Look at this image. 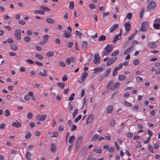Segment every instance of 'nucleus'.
<instances>
[{"mask_svg": "<svg viewBox=\"0 0 160 160\" xmlns=\"http://www.w3.org/2000/svg\"><path fill=\"white\" fill-rule=\"evenodd\" d=\"M113 47L112 44H108L104 48V50L103 51L102 55L103 56H107L108 55V53L111 52L114 46Z\"/></svg>", "mask_w": 160, "mask_h": 160, "instance_id": "nucleus-1", "label": "nucleus"}, {"mask_svg": "<svg viewBox=\"0 0 160 160\" xmlns=\"http://www.w3.org/2000/svg\"><path fill=\"white\" fill-rule=\"evenodd\" d=\"M148 4L147 6V9L148 11H149L151 10H154L156 7V3L154 1L146 2Z\"/></svg>", "mask_w": 160, "mask_h": 160, "instance_id": "nucleus-2", "label": "nucleus"}, {"mask_svg": "<svg viewBox=\"0 0 160 160\" xmlns=\"http://www.w3.org/2000/svg\"><path fill=\"white\" fill-rule=\"evenodd\" d=\"M112 81H111L109 83L107 86V88L108 89L110 88L111 90H114L120 85V83L118 82H115L113 86L112 85Z\"/></svg>", "mask_w": 160, "mask_h": 160, "instance_id": "nucleus-3", "label": "nucleus"}, {"mask_svg": "<svg viewBox=\"0 0 160 160\" xmlns=\"http://www.w3.org/2000/svg\"><path fill=\"white\" fill-rule=\"evenodd\" d=\"M83 137L82 136H79L78 138L77 139L76 142H75V151L77 152L78 148L79 147V146L80 145L81 142L82 140Z\"/></svg>", "mask_w": 160, "mask_h": 160, "instance_id": "nucleus-4", "label": "nucleus"}, {"mask_svg": "<svg viewBox=\"0 0 160 160\" xmlns=\"http://www.w3.org/2000/svg\"><path fill=\"white\" fill-rule=\"evenodd\" d=\"M148 22H144L142 23L140 30L142 32L145 31L148 28Z\"/></svg>", "mask_w": 160, "mask_h": 160, "instance_id": "nucleus-5", "label": "nucleus"}, {"mask_svg": "<svg viewBox=\"0 0 160 160\" xmlns=\"http://www.w3.org/2000/svg\"><path fill=\"white\" fill-rule=\"evenodd\" d=\"M100 62V57L98 54L96 53L94 55L93 62L95 64H98Z\"/></svg>", "mask_w": 160, "mask_h": 160, "instance_id": "nucleus-6", "label": "nucleus"}, {"mask_svg": "<svg viewBox=\"0 0 160 160\" xmlns=\"http://www.w3.org/2000/svg\"><path fill=\"white\" fill-rule=\"evenodd\" d=\"M14 36L18 40L21 39V30L19 29L15 30L14 33Z\"/></svg>", "mask_w": 160, "mask_h": 160, "instance_id": "nucleus-7", "label": "nucleus"}, {"mask_svg": "<svg viewBox=\"0 0 160 160\" xmlns=\"http://www.w3.org/2000/svg\"><path fill=\"white\" fill-rule=\"evenodd\" d=\"M88 75V73L87 72H85L82 73V79L78 80V82L79 83H82L84 82L85 79L87 77Z\"/></svg>", "mask_w": 160, "mask_h": 160, "instance_id": "nucleus-8", "label": "nucleus"}, {"mask_svg": "<svg viewBox=\"0 0 160 160\" xmlns=\"http://www.w3.org/2000/svg\"><path fill=\"white\" fill-rule=\"evenodd\" d=\"M47 117V116L45 114L38 115L36 117V119L40 121H43L46 119Z\"/></svg>", "mask_w": 160, "mask_h": 160, "instance_id": "nucleus-9", "label": "nucleus"}, {"mask_svg": "<svg viewBox=\"0 0 160 160\" xmlns=\"http://www.w3.org/2000/svg\"><path fill=\"white\" fill-rule=\"evenodd\" d=\"M117 59V57H116L110 58L109 61L107 62V66H110Z\"/></svg>", "mask_w": 160, "mask_h": 160, "instance_id": "nucleus-10", "label": "nucleus"}, {"mask_svg": "<svg viewBox=\"0 0 160 160\" xmlns=\"http://www.w3.org/2000/svg\"><path fill=\"white\" fill-rule=\"evenodd\" d=\"M119 24L118 23L114 24L109 28V32H112L116 29L118 27Z\"/></svg>", "mask_w": 160, "mask_h": 160, "instance_id": "nucleus-11", "label": "nucleus"}, {"mask_svg": "<svg viewBox=\"0 0 160 160\" xmlns=\"http://www.w3.org/2000/svg\"><path fill=\"white\" fill-rule=\"evenodd\" d=\"M131 25L129 23V22H126L125 24V28L126 31L128 32V33L130 30L131 29Z\"/></svg>", "mask_w": 160, "mask_h": 160, "instance_id": "nucleus-12", "label": "nucleus"}, {"mask_svg": "<svg viewBox=\"0 0 160 160\" xmlns=\"http://www.w3.org/2000/svg\"><path fill=\"white\" fill-rule=\"evenodd\" d=\"M12 126L15 127L16 128H18L21 127L22 124L21 122L16 120L12 123Z\"/></svg>", "mask_w": 160, "mask_h": 160, "instance_id": "nucleus-13", "label": "nucleus"}, {"mask_svg": "<svg viewBox=\"0 0 160 160\" xmlns=\"http://www.w3.org/2000/svg\"><path fill=\"white\" fill-rule=\"evenodd\" d=\"M113 109V107L112 105H109L107 108V113H111L112 112Z\"/></svg>", "mask_w": 160, "mask_h": 160, "instance_id": "nucleus-14", "label": "nucleus"}, {"mask_svg": "<svg viewBox=\"0 0 160 160\" xmlns=\"http://www.w3.org/2000/svg\"><path fill=\"white\" fill-rule=\"evenodd\" d=\"M148 46L152 48H155L157 47V44L155 42H150L148 44Z\"/></svg>", "mask_w": 160, "mask_h": 160, "instance_id": "nucleus-15", "label": "nucleus"}, {"mask_svg": "<svg viewBox=\"0 0 160 160\" xmlns=\"http://www.w3.org/2000/svg\"><path fill=\"white\" fill-rule=\"evenodd\" d=\"M93 118V116L92 114L89 115L88 117L87 121V123L88 124L91 122Z\"/></svg>", "mask_w": 160, "mask_h": 160, "instance_id": "nucleus-16", "label": "nucleus"}, {"mask_svg": "<svg viewBox=\"0 0 160 160\" xmlns=\"http://www.w3.org/2000/svg\"><path fill=\"white\" fill-rule=\"evenodd\" d=\"M134 47L133 46H131L129 47L128 49H126L124 52V54L126 55L128 53H130L133 49Z\"/></svg>", "mask_w": 160, "mask_h": 160, "instance_id": "nucleus-17", "label": "nucleus"}, {"mask_svg": "<svg viewBox=\"0 0 160 160\" xmlns=\"http://www.w3.org/2000/svg\"><path fill=\"white\" fill-rule=\"evenodd\" d=\"M88 46V44L86 41H83L82 42L81 47L82 49H86L87 48Z\"/></svg>", "mask_w": 160, "mask_h": 160, "instance_id": "nucleus-18", "label": "nucleus"}, {"mask_svg": "<svg viewBox=\"0 0 160 160\" xmlns=\"http://www.w3.org/2000/svg\"><path fill=\"white\" fill-rule=\"evenodd\" d=\"M63 36L66 38H69L71 36V34L70 32L68 31L65 32L63 35Z\"/></svg>", "mask_w": 160, "mask_h": 160, "instance_id": "nucleus-19", "label": "nucleus"}, {"mask_svg": "<svg viewBox=\"0 0 160 160\" xmlns=\"http://www.w3.org/2000/svg\"><path fill=\"white\" fill-rule=\"evenodd\" d=\"M75 139V137L74 135L70 136L69 139V142L70 143L73 144Z\"/></svg>", "mask_w": 160, "mask_h": 160, "instance_id": "nucleus-20", "label": "nucleus"}, {"mask_svg": "<svg viewBox=\"0 0 160 160\" xmlns=\"http://www.w3.org/2000/svg\"><path fill=\"white\" fill-rule=\"evenodd\" d=\"M43 72H42L41 71H40L38 72V74L40 76L43 77V76H47V74L46 73V71L44 70H43Z\"/></svg>", "mask_w": 160, "mask_h": 160, "instance_id": "nucleus-21", "label": "nucleus"}, {"mask_svg": "<svg viewBox=\"0 0 160 160\" xmlns=\"http://www.w3.org/2000/svg\"><path fill=\"white\" fill-rule=\"evenodd\" d=\"M99 137V135L98 134H95L92 138L91 142H93L95 141Z\"/></svg>", "mask_w": 160, "mask_h": 160, "instance_id": "nucleus-22", "label": "nucleus"}, {"mask_svg": "<svg viewBox=\"0 0 160 160\" xmlns=\"http://www.w3.org/2000/svg\"><path fill=\"white\" fill-rule=\"evenodd\" d=\"M46 22L50 24H53L54 23V20L51 18H48L46 19Z\"/></svg>", "mask_w": 160, "mask_h": 160, "instance_id": "nucleus-23", "label": "nucleus"}, {"mask_svg": "<svg viewBox=\"0 0 160 160\" xmlns=\"http://www.w3.org/2000/svg\"><path fill=\"white\" fill-rule=\"evenodd\" d=\"M51 150L52 152H55L56 151V147L54 143H52L51 144Z\"/></svg>", "mask_w": 160, "mask_h": 160, "instance_id": "nucleus-24", "label": "nucleus"}, {"mask_svg": "<svg viewBox=\"0 0 160 160\" xmlns=\"http://www.w3.org/2000/svg\"><path fill=\"white\" fill-rule=\"evenodd\" d=\"M153 28L156 29H160V23L157 22L154 23L153 24Z\"/></svg>", "mask_w": 160, "mask_h": 160, "instance_id": "nucleus-25", "label": "nucleus"}, {"mask_svg": "<svg viewBox=\"0 0 160 160\" xmlns=\"http://www.w3.org/2000/svg\"><path fill=\"white\" fill-rule=\"evenodd\" d=\"M32 154V153L28 152L26 153V157L28 159L30 160L31 159V156Z\"/></svg>", "mask_w": 160, "mask_h": 160, "instance_id": "nucleus-26", "label": "nucleus"}, {"mask_svg": "<svg viewBox=\"0 0 160 160\" xmlns=\"http://www.w3.org/2000/svg\"><path fill=\"white\" fill-rule=\"evenodd\" d=\"M111 70V68H109L107 69L104 72V76L105 77L108 76L110 73Z\"/></svg>", "mask_w": 160, "mask_h": 160, "instance_id": "nucleus-27", "label": "nucleus"}, {"mask_svg": "<svg viewBox=\"0 0 160 160\" xmlns=\"http://www.w3.org/2000/svg\"><path fill=\"white\" fill-rule=\"evenodd\" d=\"M103 70V69L102 67H98L96 68H95L94 71L95 73H96L97 72H101Z\"/></svg>", "mask_w": 160, "mask_h": 160, "instance_id": "nucleus-28", "label": "nucleus"}, {"mask_svg": "<svg viewBox=\"0 0 160 160\" xmlns=\"http://www.w3.org/2000/svg\"><path fill=\"white\" fill-rule=\"evenodd\" d=\"M54 52L52 51L47 52L46 54L47 56L49 58L51 57L54 55Z\"/></svg>", "mask_w": 160, "mask_h": 160, "instance_id": "nucleus-29", "label": "nucleus"}, {"mask_svg": "<svg viewBox=\"0 0 160 160\" xmlns=\"http://www.w3.org/2000/svg\"><path fill=\"white\" fill-rule=\"evenodd\" d=\"M74 106V105L73 104L71 103V102H69L68 103V108L70 111H72L73 109Z\"/></svg>", "mask_w": 160, "mask_h": 160, "instance_id": "nucleus-30", "label": "nucleus"}, {"mask_svg": "<svg viewBox=\"0 0 160 160\" xmlns=\"http://www.w3.org/2000/svg\"><path fill=\"white\" fill-rule=\"evenodd\" d=\"M57 85L61 89L63 88L65 86V83L60 82H58L57 83Z\"/></svg>", "mask_w": 160, "mask_h": 160, "instance_id": "nucleus-31", "label": "nucleus"}, {"mask_svg": "<svg viewBox=\"0 0 160 160\" xmlns=\"http://www.w3.org/2000/svg\"><path fill=\"white\" fill-rule=\"evenodd\" d=\"M106 39V37L103 35H101L98 38V40L100 41H103Z\"/></svg>", "mask_w": 160, "mask_h": 160, "instance_id": "nucleus-32", "label": "nucleus"}, {"mask_svg": "<svg viewBox=\"0 0 160 160\" xmlns=\"http://www.w3.org/2000/svg\"><path fill=\"white\" fill-rule=\"evenodd\" d=\"M34 13H39L43 15L44 13V12L42 10H36L34 11Z\"/></svg>", "mask_w": 160, "mask_h": 160, "instance_id": "nucleus-33", "label": "nucleus"}, {"mask_svg": "<svg viewBox=\"0 0 160 160\" xmlns=\"http://www.w3.org/2000/svg\"><path fill=\"white\" fill-rule=\"evenodd\" d=\"M119 39L118 37V35H115V37L114 38V39L112 41V42L114 43H116L117 42Z\"/></svg>", "mask_w": 160, "mask_h": 160, "instance_id": "nucleus-34", "label": "nucleus"}, {"mask_svg": "<svg viewBox=\"0 0 160 160\" xmlns=\"http://www.w3.org/2000/svg\"><path fill=\"white\" fill-rule=\"evenodd\" d=\"M118 70V67H116L113 71V77H114L117 74V71Z\"/></svg>", "mask_w": 160, "mask_h": 160, "instance_id": "nucleus-35", "label": "nucleus"}, {"mask_svg": "<svg viewBox=\"0 0 160 160\" xmlns=\"http://www.w3.org/2000/svg\"><path fill=\"white\" fill-rule=\"evenodd\" d=\"M126 77L125 75H120L118 76V79L120 81H123L125 79Z\"/></svg>", "mask_w": 160, "mask_h": 160, "instance_id": "nucleus-36", "label": "nucleus"}, {"mask_svg": "<svg viewBox=\"0 0 160 160\" xmlns=\"http://www.w3.org/2000/svg\"><path fill=\"white\" fill-rule=\"evenodd\" d=\"M144 8H142V10L139 14V18H143V15L144 13Z\"/></svg>", "mask_w": 160, "mask_h": 160, "instance_id": "nucleus-37", "label": "nucleus"}, {"mask_svg": "<svg viewBox=\"0 0 160 160\" xmlns=\"http://www.w3.org/2000/svg\"><path fill=\"white\" fill-rule=\"evenodd\" d=\"M35 57L38 58L41 60L44 58L43 57L41 54H37L35 55Z\"/></svg>", "mask_w": 160, "mask_h": 160, "instance_id": "nucleus-38", "label": "nucleus"}, {"mask_svg": "<svg viewBox=\"0 0 160 160\" xmlns=\"http://www.w3.org/2000/svg\"><path fill=\"white\" fill-rule=\"evenodd\" d=\"M76 35L78 36L79 38H80L82 35V33L81 32H80L78 30L76 31Z\"/></svg>", "mask_w": 160, "mask_h": 160, "instance_id": "nucleus-39", "label": "nucleus"}, {"mask_svg": "<svg viewBox=\"0 0 160 160\" xmlns=\"http://www.w3.org/2000/svg\"><path fill=\"white\" fill-rule=\"evenodd\" d=\"M26 134L27 135L25 136L26 139H28L30 138L31 135L30 132L29 131H28L26 133Z\"/></svg>", "mask_w": 160, "mask_h": 160, "instance_id": "nucleus-40", "label": "nucleus"}, {"mask_svg": "<svg viewBox=\"0 0 160 160\" xmlns=\"http://www.w3.org/2000/svg\"><path fill=\"white\" fill-rule=\"evenodd\" d=\"M136 80L139 83L142 81L143 78L141 77L138 76L136 77Z\"/></svg>", "mask_w": 160, "mask_h": 160, "instance_id": "nucleus-41", "label": "nucleus"}, {"mask_svg": "<svg viewBox=\"0 0 160 160\" xmlns=\"http://www.w3.org/2000/svg\"><path fill=\"white\" fill-rule=\"evenodd\" d=\"M10 113L9 110L8 109H6L5 111V116L6 117H8L10 116Z\"/></svg>", "mask_w": 160, "mask_h": 160, "instance_id": "nucleus-42", "label": "nucleus"}, {"mask_svg": "<svg viewBox=\"0 0 160 160\" xmlns=\"http://www.w3.org/2000/svg\"><path fill=\"white\" fill-rule=\"evenodd\" d=\"M74 2L73 1H71L70 2L69 5V8L71 9H72L74 8Z\"/></svg>", "mask_w": 160, "mask_h": 160, "instance_id": "nucleus-43", "label": "nucleus"}, {"mask_svg": "<svg viewBox=\"0 0 160 160\" xmlns=\"http://www.w3.org/2000/svg\"><path fill=\"white\" fill-rule=\"evenodd\" d=\"M82 117V116L81 115H78L77 118L75 119L74 121V122H78V121L81 119Z\"/></svg>", "mask_w": 160, "mask_h": 160, "instance_id": "nucleus-44", "label": "nucleus"}, {"mask_svg": "<svg viewBox=\"0 0 160 160\" xmlns=\"http://www.w3.org/2000/svg\"><path fill=\"white\" fill-rule=\"evenodd\" d=\"M11 47L12 49L14 51H16L18 49V47L17 46L14 45H11Z\"/></svg>", "mask_w": 160, "mask_h": 160, "instance_id": "nucleus-45", "label": "nucleus"}, {"mask_svg": "<svg viewBox=\"0 0 160 160\" xmlns=\"http://www.w3.org/2000/svg\"><path fill=\"white\" fill-rule=\"evenodd\" d=\"M75 96V94L74 93H72L71 94V95L70 96V97H69L68 99L70 101H72L74 98V97Z\"/></svg>", "mask_w": 160, "mask_h": 160, "instance_id": "nucleus-46", "label": "nucleus"}, {"mask_svg": "<svg viewBox=\"0 0 160 160\" xmlns=\"http://www.w3.org/2000/svg\"><path fill=\"white\" fill-rule=\"evenodd\" d=\"M116 123V121H115V119H113L112 121H111L110 123V125L111 126H114L115 124Z\"/></svg>", "mask_w": 160, "mask_h": 160, "instance_id": "nucleus-47", "label": "nucleus"}, {"mask_svg": "<svg viewBox=\"0 0 160 160\" xmlns=\"http://www.w3.org/2000/svg\"><path fill=\"white\" fill-rule=\"evenodd\" d=\"M24 40L27 42H28L30 41V38L28 36H26L24 38Z\"/></svg>", "mask_w": 160, "mask_h": 160, "instance_id": "nucleus-48", "label": "nucleus"}, {"mask_svg": "<svg viewBox=\"0 0 160 160\" xmlns=\"http://www.w3.org/2000/svg\"><path fill=\"white\" fill-rule=\"evenodd\" d=\"M105 137L108 140H110L111 139V136L110 134L108 133L105 135Z\"/></svg>", "mask_w": 160, "mask_h": 160, "instance_id": "nucleus-49", "label": "nucleus"}, {"mask_svg": "<svg viewBox=\"0 0 160 160\" xmlns=\"http://www.w3.org/2000/svg\"><path fill=\"white\" fill-rule=\"evenodd\" d=\"M33 114L31 112H29L28 113L27 117L29 119H30L32 118Z\"/></svg>", "mask_w": 160, "mask_h": 160, "instance_id": "nucleus-50", "label": "nucleus"}, {"mask_svg": "<svg viewBox=\"0 0 160 160\" xmlns=\"http://www.w3.org/2000/svg\"><path fill=\"white\" fill-rule=\"evenodd\" d=\"M119 52V51L117 50L112 54L111 56H115L118 54Z\"/></svg>", "mask_w": 160, "mask_h": 160, "instance_id": "nucleus-51", "label": "nucleus"}, {"mask_svg": "<svg viewBox=\"0 0 160 160\" xmlns=\"http://www.w3.org/2000/svg\"><path fill=\"white\" fill-rule=\"evenodd\" d=\"M95 5L94 4H91L89 5V7L91 9H93L95 8Z\"/></svg>", "mask_w": 160, "mask_h": 160, "instance_id": "nucleus-52", "label": "nucleus"}, {"mask_svg": "<svg viewBox=\"0 0 160 160\" xmlns=\"http://www.w3.org/2000/svg\"><path fill=\"white\" fill-rule=\"evenodd\" d=\"M148 148L149 151L152 153H153V148L152 146L151 145H149L148 146Z\"/></svg>", "mask_w": 160, "mask_h": 160, "instance_id": "nucleus-53", "label": "nucleus"}, {"mask_svg": "<svg viewBox=\"0 0 160 160\" xmlns=\"http://www.w3.org/2000/svg\"><path fill=\"white\" fill-rule=\"evenodd\" d=\"M126 17L129 19H131L132 17V14L130 13H128Z\"/></svg>", "mask_w": 160, "mask_h": 160, "instance_id": "nucleus-54", "label": "nucleus"}, {"mask_svg": "<svg viewBox=\"0 0 160 160\" xmlns=\"http://www.w3.org/2000/svg\"><path fill=\"white\" fill-rule=\"evenodd\" d=\"M86 152H87L85 151L84 150L82 149L81 152V153L80 155V157H82L84 155V154Z\"/></svg>", "mask_w": 160, "mask_h": 160, "instance_id": "nucleus-55", "label": "nucleus"}, {"mask_svg": "<svg viewBox=\"0 0 160 160\" xmlns=\"http://www.w3.org/2000/svg\"><path fill=\"white\" fill-rule=\"evenodd\" d=\"M133 63L135 65H137L139 63V61L138 60H136L133 61Z\"/></svg>", "mask_w": 160, "mask_h": 160, "instance_id": "nucleus-56", "label": "nucleus"}, {"mask_svg": "<svg viewBox=\"0 0 160 160\" xmlns=\"http://www.w3.org/2000/svg\"><path fill=\"white\" fill-rule=\"evenodd\" d=\"M139 108V107L138 105H136L132 108V109L134 111H136L138 110Z\"/></svg>", "mask_w": 160, "mask_h": 160, "instance_id": "nucleus-57", "label": "nucleus"}, {"mask_svg": "<svg viewBox=\"0 0 160 160\" xmlns=\"http://www.w3.org/2000/svg\"><path fill=\"white\" fill-rule=\"evenodd\" d=\"M124 103H125V105L126 106H132V105L131 104V103L130 102H128V101H125Z\"/></svg>", "mask_w": 160, "mask_h": 160, "instance_id": "nucleus-58", "label": "nucleus"}, {"mask_svg": "<svg viewBox=\"0 0 160 160\" xmlns=\"http://www.w3.org/2000/svg\"><path fill=\"white\" fill-rule=\"evenodd\" d=\"M115 150L114 147H110L107 150V151H108L110 152H113Z\"/></svg>", "mask_w": 160, "mask_h": 160, "instance_id": "nucleus-59", "label": "nucleus"}, {"mask_svg": "<svg viewBox=\"0 0 160 160\" xmlns=\"http://www.w3.org/2000/svg\"><path fill=\"white\" fill-rule=\"evenodd\" d=\"M58 135V133L56 132H54L53 133L52 137H57Z\"/></svg>", "mask_w": 160, "mask_h": 160, "instance_id": "nucleus-60", "label": "nucleus"}, {"mask_svg": "<svg viewBox=\"0 0 160 160\" xmlns=\"http://www.w3.org/2000/svg\"><path fill=\"white\" fill-rule=\"evenodd\" d=\"M64 128L62 126H58V130L59 132H61L63 131Z\"/></svg>", "mask_w": 160, "mask_h": 160, "instance_id": "nucleus-61", "label": "nucleus"}, {"mask_svg": "<svg viewBox=\"0 0 160 160\" xmlns=\"http://www.w3.org/2000/svg\"><path fill=\"white\" fill-rule=\"evenodd\" d=\"M71 61V60L70 58H68L66 59V63L68 65L70 64Z\"/></svg>", "mask_w": 160, "mask_h": 160, "instance_id": "nucleus-62", "label": "nucleus"}, {"mask_svg": "<svg viewBox=\"0 0 160 160\" xmlns=\"http://www.w3.org/2000/svg\"><path fill=\"white\" fill-rule=\"evenodd\" d=\"M159 143L157 142L154 145L153 147L154 149H158L159 147Z\"/></svg>", "mask_w": 160, "mask_h": 160, "instance_id": "nucleus-63", "label": "nucleus"}, {"mask_svg": "<svg viewBox=\"0 0 160 160\" xmlns=\"http://www.w3.org/2000/svg\"><path fill=\"white\" fill-rule=\"evenodd\" d=\"M72 128L71 129V131H73L75 130H76L77 128V127L76 125H72Z\"/></svg>", "mask_w": 160, "mask_h": 160, "instance_id": "nucleus-64", "label": "nucleus"}]
</instances>
